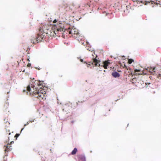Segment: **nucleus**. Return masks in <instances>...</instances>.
Here are the masks:
<instances>
[{
  "instance_id": "nucleus-1",
  "label": "nucleus",
  "mask_w": 161,
  "mask_h": 161,
  "mask_svg": "<svg viewBox=\"0 0 161 161\" xmlns=\"http://www.w3.org/2000/svg\"><path fill=\"white\" fill-rule=\"evenodd\" d=\"M44 85L43 81L36 80L27 86L26 90L32 96L44 100L46 96V87L44 86Z\"/></svg>"
},
{
  "instance_id": "nucleus-2",
  "label": "nucleus",
  "mask_w": 161,
  "mask_h": 161,
  "mask_svg": "<svg viewBox=\"0 0 161 161\" xmlns=\"http://www.w3.org/2000/svg\"><path fill=\"white\" fill-rule=\"evenodd\" d=\"M47 33L43 31L42 29L39 30V32L37 34V36L36 37V42H37L42 41L46 38Z\"/></svg>"
},
{
  "instance_id": "nucleus-3",
  "label": "nucleus",
  "mask_w": 161,
  "mask_h": 161,
  "mask_svg": "<svg viewBox=\"0 0 161 161\" xmlns=\"http://www.w3.org/2000/svg\"><path fill=\"white\" fill-rule=\"evenodd\" d=\"M52 27L53 30H56V32L58 33L62 32L64 30V26L61 21H59L58 23L54 25Z\"/></svg>"
},
{
  "instance_id": "nucleus-4",
  "label": "nucleus",
  "mask_w": 161,
  "mask_h": 161,
  "mask_svg": "<svg viewBox=\"0 0 161 161\" xmlns=\"http://www.w3.org/2000/svg\"><path fill=\"white\" fill-rule=\"evenodd\" d=\"M67 31L69 34H71L72 36L75 38H77L79 36V33L78 30L75 28L70 29L69 28L67 30Z\"/></svg>"
},
{
  "instance_id": "nucleus-5",
  "label": "nucleus",
  "mask_w": 161,
  "mask_h": 161,
  "mask_svg": "<svg viewBox=\"0 0 161 161\" xmlns=\"http://www.w3.org/2000/svg\"><path fill=\"white\" fill-rule=\"evenodd\" d=\"M93 54L95 56H94V55L93 54H92V55L94 57L93 58L92 62H90L88 64H87L86 62H84V64H87V66L88 67H89L92 64L93 65H95V66H97L98 65V64L99 66H100V64H98L99 61L96 58L97 57V56L96 55V54H95V52H94Z\"/></svg>"
},
{
  "instance_id": "nucleus-6",
  "label": "nucleus",
  "mask_w": 161,
  "mask_h": 161,
  "mask_svg": "<svg viewBox=\"0 0 161 161\" xmlns=\"http://www.w3.org/2000/svg\"><path fill=\"white\" fill-rule=\"evenodd\" d=\"M56 30H53L52 28L51 30L50 31V33H47V34H49L50 36H54L58 33L57 32H56Z\"/></svg>"
},
{
  "instance_id": "nucleus-7",
  "label": "nucleus",
  "mask_w": 161,
  "mask_h": 161,
  "mask_svg": "<svg viewBox=\"0 0 161 161\" xmlns=\"http://www.w3.org/2000/svg\"><path fill=\"white\" fill-rule=\"evenodd\" d=\"M70 107L68 106V105H65L64 106V108L63 110L64 111H65L67 113H68L69 112Z\"/></svg>"
},
{
  "instance_id": "nucleus-8",
  "label": "nucleus",
  "mask_w": 161,
  "mask_h": 161,
  "mask_svg": "<svg viewBox=\"0 0 161 161\" xmlns=\"http://www.w3.org/2000/svg\"><path fill=\"white\" fill-rule=\"evenodd\" d=\"M103 64V67L105 69H107V66L110 64V62L109 61H106L104 62Z\"/></svg>"
},
{
  "instance_id": "nucleus-9",
  "label": "nucleus",
  "mask_w": 161,
  "mask_h": 161,
  "mask_svg": "<svg viewBox=\"0 0 161 161\" xmlns=\"http://www.w3.org/2000/svg\"><path fill=\"white\" fill-rule=\"evenodd\" d=\"M78 158L79 161H86L85 157L82 155H79L78 156Z\"/></svg>"
},
{
  "instance_id": "nucleus-10",
  "label": "nucleus",
  "mask_w": 161,
  "mask_h": 161,
  "mask_svg": "<svg viewBox=\"0 0 161 161\" xmlns=\"http://www.w3.org/2000/svg\"><path fill=\"white\" fill-rule=\"evenodd\" d=\"M147 70L149 71L150 73L154 74V73L155 72V68L154 67L153 68H149L147 69Z\"/></svg>"
},
{
  "instance_id": "nucleus-11",
  "label": "nucleus",
  "mask_w": 161,
  "mask_h": 161,
  "mask_svg": "<svg viewBox=\"0 0 161 161\" xmlns=\"http://www.w3.org/2000/svg\"><path fill=\"white\" fill-rule=\"evenodd\" d=\"M11 146H10V145H8L6 146H5L4 147H5L4 151L6 152H8L9 151H10L12 149L11 148Z\"/></svg>"
},
{
  "instance_id": "nucleus-12",
  "label": "nucleus",
  "mask_w": 161,
  "mask_h": 161,
  "mask_svg": "<svg viewBox=\"0 0 161 161\" xmlns=\"http://www.w3.org/2000/svg\"><path fill=\"white\" fill-rule=\"evenodd\" d=\"M112 75L114 77H118L120 76V74L117 72H113L112 74Z\"/></svg>"
},
{
  "instance_id": "nucleus-13",
  "label": "nucleus",
  "mask_w": 161,
  "mask_h": 161,
  "mask_svg": "<svg viewBox=\"0 0 161 161\" xmlns=\"http://www.w3.org/2000/svg\"><path fill=\"white\" fill-rule=\"evenodd\" d=\"M77 152V149L76 148H74V150L71 153V154L72 155H75Z\"/></svg>"
},
{
  "instance_id": "nucleus-14",
  "label": "nucleus",
  "mask_w": 161,
  "mask_h": 161,
  "mask_svg": "<svg viewBox=\"0 0 161 161\" xmlns=\"http://www.w3.org/2000/svg\"><path fill=\"white\" fill-rule=\"evenodd\" d=\"M87 50L91 51V52L93 51V49L91 47L88 46V47H87Z\"/></svg>"
},
{
  "instance_id": "nucleus-15",
  "label": "nucleus",
  "mask_w": 161,
  "mask_h": 161,
  "mask_svg": "<svg viewBox=\"0 0 161 161\" xmlns=\"http://www.w3.org/2000/svg\"><path fill=\"white\" fill-rule=\"evenodd\" d=\"M137 80L135 78H134L133 79H132L131 80H130V81L132 82L133 83H136V81Z\"/></svg>"
},
{
  "instance_id": "nucleus-16",
  "label": "nucleus",
  "mask_w": 161,
  "mask_h": 161,
  "mask_svg": "<svg viewBox=\"0 0 161 161\" xmlns=\"http://www.w3.org/2000/svg\"><path fill=\"white\" fill-rule=\"evenodd\" d=\"M125 68L127 70H129V71H128V72L129 73L128 75H130V74H131V73H130V69L129 68H127V67L125 65ZM127 75H128V74H127Z\"/></svg>"
},
{
  "instance_id": "nucleus-17",
  "label": "nucleus",
  "mask_w": 161,
  "mask_h": 161,
  "mask_svg": "<svg viewBox=\"0 0 161 161\" xmlns=\"http://www.w3.org/2000/svg\"><path fill=\"white\" fill-rule=\"evenodd\" d=\"M133 61H134V60L133 59H130L128 60V63L129 64H131Z\"/></svg>"
},
{
  "instance_id": "nucleus-18",
  "label": "nucleus",
  "mask_w": 161,
  "mask_h": 161,
  "mask_svg": "<svg viewBox=\"0 0 161 161\" xmlns=\"http://www.w3.org/2000/svg\"><path fill=\"white\" fill-rule=\"evenodd\" d=\"M85 6L86 7H90V5L89 4L87 3L86 5H85Z\"/></svg>"
},
{
  "instance_id": "nucleus-19",
  "label": "nucleus",
  "mask_w": 161,
  "mask_h": 161,
  "mask_svg": "<svg viewBox=\"0 0 161 161\" xmlns=\"http://www.w3.org/2000/svg\"><path fill=\"white\" fill-rule=\"evenodd\" d=\"M140 71V70L139 69H135L134 70L135 73H136L137 72H139Z\"/></svg>"
},
{
  "instance_id": "nucleus-20",
  "label": "nucleus",
  "mask_w": 161,
  "mask_h": 161,
  "mask_svg": "<svg viewBox=\"0 0 161 161\" xmlns=\"http://www.w3.org/2000/svg\"><path fill=\"white\" fill-rule=\"evenodd\" d=\"M19 136V134H16L15 135V136H14V137H16V138H17V137H18Z\"/></svg>"
},
{
  "instance_id": "nucleus-21",
  "label": "nucleus",
  "mask_w": 161,
  "mask_h": 161,
  "mask_svg": "<svg viewBox=\"0 0 161 161\" xmlns=\"http://www.w3.org/2000/svg\"><path fill=\"white\" fill-rule=\"evenodd\" d=\"M58 21V20L56 19H54L53 21V23H55Z\"/></svg>"
},
{
  "instance_id": "nucleus-22",
  "label": "nucleus",
  "mask_w": 161,
  "mask_h": 161,
  "mask_svg": "<svg viewBox=\"0 0 161 161\" xmlns=\"http://www.w3.org/2000/svg\"><path fill=\"white\" fill-rule=\"evenodd\" d=\"M30 123V121H29L28 122H27L26 124H25V125L24 126H25L26 125H28Z\"/></svg>"
},
{
  "instance_id": "nucleus-23",
  "label": "nucleus",
  "mask_w": 161,
  "mask_h": 161,
  "mask_svg": "<svg viewBox=\"0 0 161 161\" xmlns=\"http://www.w3.org/2000/svg\"><path fill=\"white\" fill-rule=\"evenodd\" d=\"M31 66V64L30 63H29L27 65V66L28 67H30V66Z\"/></svg>"
},
{
  "instance_id": "nucleus-24",
  "label": "nucleus",
  "mask_w": 161,
  "mask_h": 161,
  "mask_svg": "<svg viewBox=\"0 0 161 161\" xmlns=\"http://www.w3.org/2000/svg\"><path fill=\"white\" fill-rule=\"evenodd\" d=\"M29 121H30V123H32V122H33L34 121L33 120H29Z\"/></svg>"
},
{
  "instance_id": "nucleus-25",
  "label": "nucleus",
  "mask_w": 161,
  "mask_h": 161,
  "mask_svg": "<svg viewBox=\"0 0 161 161\" xmlns=\"http://www.w3.org/2000/svg\"><path fill=\"white\" fill-rule=\"evenodd\" d=\"M80 61L81 62H83V60L82 59H80Z\"/></svg>"
},
{
  "instance_id": "nucleus-26",
  "label": "nucleus",
  "mask_w": 161,
  "mask_h": 161,
  "mask_svg": "<svg viewBox=\"0 0 161 161\" xmlns=\"http://www.w3.org/2000/svg\"><path fill=\"white\" fill-rule=\"evenodd\" d=\"M14 143V142L13 141H12L11 142H10V144H12V143Z\"/></svg>"
},
{
  "instance_id": "nucleus-27",
  "label": "nucleus",
  "mask_w": 161,
  "mask_h": 161,
  "mask_svg": "<svg viewBox=\"0 0 161 161\" xmlns=\"http://www.w3.org/2000/svg\"><path fill=\"white\" fill-rule=\"evenodd\" d=\"M59 7H60V8H59V10H60V9H61L60 8H61L62 7V6H60Z\"/></svg>"
},
{
  "instance_id": "nucleus-28",
  "label": "nucleus",
  "mask_w": 161,
  "mask_h": 161,
  "mask_svg": "<svg viewBox=\"0 0 161 161\" xmlns=\"http://www.w3.org/2000/svg\"><path fill=\"white\" fill-rule=\"evenodd\" d=\"M86 43H87V45H88V46H89V44H88V42H86Z\"/></svg>"
},
{
  "instance_id": "nucleus-29",
  "label": "nucleus",
  "mask_w": 161,
  "mask_h": 161,
  "mask_svg": "<svg viewBox=\"0 0 161 161\" xmlns=\"http://www.w3.org/2000/svg\"><path fill=\"white\" fill-rule=\"evenodd\" d=\"M28 61H30V60H29V59H28Z\"/></svg>"
},
{
  "instance_id": "nucleus-30",
  "label": "nucleus",
  "mask_w": 161,
  "mask_h": 161,
  "mask_svg": "<svg viewBox=\"0 0 161 161\" xmlns=\"http://www.w3.org/2000/svg\"><path fill=\"white\" fill-rule=\"evenodd\" d=\"M23 129V128H22V129H21V131H22Z\"/></svg>"
},
{
  "instance_id": "nucleus-31",
  "label": "nucleus",
  "mask_w": 161,
  "mask_h": 161,
  "mask_svg": "<svg viewBox=\"0 0 161 161\" xmlns=\"http://www.w3.org/2000/svg\"><path fill=\"white\" fill-rule=\"evenodd\" d=\"M160 76H161V74H159Z\"/></svg>"
},
{
  "instance_id": "nucleus-32",
  "label": "nucleus",
  "mask_w": 161,
  "mask_h": 161,
  "mask_svg": "<svg viewBox=\"0 0 161 161\" xmlns=\"http://www.w3.org/2000/svg\"><path fill=\"white\" fill-rule=\"evenodd\" d=\"M10 133H9V135H10Z\"/></svg>"
},
{
  "instance_id": "nucleus-33",
  "label": "nucleus",
  "mask_w": 161,
  "mask_h": 161,
  "mask_svg": "<svg viewBox=\"0 0 161 161\" xmlns=\"http://www.w3.org/2000/svg\"><path fill=\"white\" fill-rule=\"evenodd\" d=\"M23 91H24V92H25V90H23Z\"/></svg>"
}]
</instances>
